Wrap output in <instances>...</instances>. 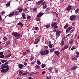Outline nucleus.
Instances as JSON below:
<instances>
[{
	"label": "nucleus",
	"mask_w": 79,
	"mask_h": 79,
	"mask_svg": "<svg viewBox=\"0 0 79 79\" xmlns=\"http://www.w3.org/2000/svg\"><path fill=\"white\" fill-rule=\"evenodd\" d=\"M74 49H76V48H75L74 46H73L72 47V48H71V50H73Z\"/></svg>",
	"instance_id": "49530a36"
},
{
	"label": "nucleus",
	"mask_w": 79,
	"mask_h": 79,
	"mask_svg": "<svg viewBox=\"0 0 79 79\" xmlns=\"http://www.w3.org/2000/svg\"><path fill=\"white\" fill-rule=\"evenodd\" d=\"M73 42H74V39H71L69 41V44H72Z\"/></svg>",
	"instance_id": "9b49d317"
},
{
	"label": "nucleus",
	"mask_w": 79,
	"mask_h": 79,
	"mask_svg": "<svg viewBox=\"0 0 79 79\" xmlns=\"http://www.w3.org/2000/svg\"><path fill=\"white\" fill-rule=\"evenodd\" d=\"M77 39V40H78V39L79 40V35L77 37V38H76Z\"/></svg>",
	"instance_id": "13d9d810"
},
{
	"label": "nucleus",
	"mask_w": 79,
	"mask_h": 79,
	"mask_svg": "<svg viewBox=\"0 0 79 79\" xmlns=\"http://www.w3.org/2000/svg\"><path fill=\"white\" fill-rule=\"evenodd\" d=\"M35 72L30 73L29 74H30V75H33V74H35Z\"/></svg>",
	"instance_id": "a19ab883"
},
{
	"label": "nucleus",
	"mask_w": 79,
	"mask_h": 79,
	"mask_svg": "<svg viewBox=\"0 0 79 79\" xmlns=\"http://www.w3.org/2000/svg\"><path fill=\"white\" fill-rule=\"evenodd\" d=\"M18 25H19V26H21V27H23V23L21 22H19L17 24Z\"/></svg>",
	"instance_id": "a211bd4d"
},
{
	"label": "nucleus",
	"mask_w": 79,
	"mask_h": 79,
	"mask_svg": "<svg viewBox=\"0 0 79 79\" xmlns=\"http://www.w3.org/2000/svg\"><path fill=\"white\" fill-rule=\"evenodd\" d=\"M50 27V24H47L46 26V28H48Z\"/></svg>",
	"instance_id": "c03bdc74"
},
{
	"label": "nucleus",
	"mask_w": 79,
	"mask_h": 79,
	"mask_svg": "<svg viewBox=\"0 0 79 79\" xmlns=\"http://www.w3.org/2000/svg\"><path fill=\"white\" fill-rule=\"evenodd\" d=\"M49 47L50 48H52V44H49Z\"/></svg>",
	"instance_id": "4d7b16f0"
},
{
	"label": "nucleus",
	"mask_w": 79,
	"mask_h": 79,
	"mask_svg": "<svg viewBox=\"0 0 79 79\" xmlns=\"http://www.w3.org/2000/svg\"><path fill=\"white\" fill-rule=\"evenodd\" d=\"M47 7V5H45L43 7V9H45V8H46Z\"/></svg>",
	"instance_id": "ea45409f"
},
{
	"label": "nucleus",
	"mask_w": 79,
	"mask_h": 79,
	"mask_svg": "<svg viewBox=\"0 0 79 79\" xmlns=\"http://www.w3.org/2000/svg\"><path fill=\"white\" fill-rule=\"evenodd\" d=\"M14 14H15V15H18V13H19V12L18 11H15V12H14Z\"/></svg>",
	"instance_id": "4c0bfd02"
},
{
	"label": "nucleus",
	"mask_w": 79,
	"mask_h": 79,
	"mask_svg": "<svg viewBox=\"0 0 79 79\" xmlns=\"http://www.w3.org/2000/svg\"><path fill=\"white\" fill-rule=\"evenodd\" d=\"M48 53H49V51H48V50H46L45 51V55H47V54H48Z\"/></svg>",
	"instance_id": "c756f323"
},
{
	"label": "nucleus",
	"mask_w": 79,
	"mask_h": 79,
	"mask_svg": "<svg viewBox=\"0 0 79 79\" xmlns=\"http://www.w3.org/2000/svg\"><path fill=\"white\" fill-rule=\"evenodd\" d=\"M24 64L25 66H26V65H27V63L25 62L24 63Z\"/></svg>",
	"instance_id": "bf43d9fd"
},
{
	"label": "nucleus",
	"mask_w": 79,
	"mask_h": 79,
	"mask_svg": "<svg viewBox=\"0 0 79 79\" xmlns=\"http://www.w3.org/2000/svg\"><path fill=\"white\" fill-rule=\"evenodd\" d=\"M37 11V8H34L33 9V12H36Z\"/></svg>",
	"instance_id": "4be33fe9"
},
{
	"label": "nucleus",
	"mask_w": 79,
	"mask_h": 79,
	"mask_svg": "<svg viewBox=\"0 0 79 79\" xmlns=\"http://www.w3.org/2000/svg\"><path fill=\"white\" fill-rule=\"evenodd\" d=\"M76 54H77V55H79V52H76Z\"/></svg>",
	"instance_id": "338daca9"
},
{
	"label": "nucleus",
	"mask_w": 79,
	"mask_h": 79,
	"mask_svg": "<svg viewBox=\"0 0 79 79\" xmlns=\"http://www.w3.org/2000/svg\"><path fill=\"white\" fill-rule=\"evenodd\" d=\"M2 15L0 14V21H2Z\"/></svg>",
	"instance_id": "052dcab7"
},
{
	"label": "nucleus",
	"mask_w": 79,
	"mask_h": 79,
	"mask_svg": "<svg viewBox=\"0 0 79 79\" xmlns=\"http://www.w3.org/2000/svg\"><path fill=\"white\" fill-rule=\"evenodd\" d=\"M48 70L50 72H52V68L50 67L48 68Z\"/></svg>",
	"instance_id": "cd10ccee"
},
{
	"label": "nucleus",
	"mask_w": 79,
	"mask_h": 79,
	"mask_svg": "<svg viewBox=\"0 0 79 79\" xmlns=\"http://www.w3.org/2000/svg\"><path fill=\"white\" fill-rule=\"evenodd\" d=\"M37 64H38V65H40V64L41 62H40V61L37 60Z\"/></svg>",
	"instance_id": "f704fd0d"
},
{
	"label": "nucleus",
	"mask_w": 79,
	"mask_h": 79,
	"mask_svg": "<svg viewBox=\"0 0 79 79\" xmlns=\"http://www.w3.org/2000/svg\"><path fill=\"white\" fill-rule=\"evenodd\" d=\"M36 21H39L40 20V19L38 18H37L36 19Z\"/></svg>",
	"instance_id": "680f3d73"
},
{
	"label": "nucleus",
	"mask_w": 79,
	"mask_h": 79,
	"mask_svg": "<svg viewBox=\"0 0 79 79\" xmlns=\"http://www.w3.org/2000/svg\"><path fill=\"white\" fill-rule=\"evenodd\" d=\"M11 56V54H9L8 56H5V57L6 58H10Z\"/></svg>",
	"instance_id": "c85d7f7f"
},
{
	"label": "nucleus",
	"mask_w": 79,
	"mask_h": 79,
	"mask_svg": "<svg viewBox=\"0 0 79 79\" xmlns=\"http://www.w3.org/2000/svg\"><path fill=\"white\" fill-rule=\"evenodd\" d=\"M14 12H13L11 14H10L9 15V17H12L13 15H14Z\"/></svg>",
	"instance_id": "dca6fc26"
},
{
	"label": "nucleus",
	"mask_w": 79,
	"mask_h": 79,
	"mask_svg": "<svg viewBox=\"0 0 79 79\" xmlns=\"http://www.w3.org/2000/svg\"><path fill=\"white\" fill-rule=\"evenodd\" d=\"M55 13L56 15V17L57 18H58V15L56 13Z\"/></svg>",
	"instance_id": "5fc2aeb1"
},
{
	"label": "nucleus",
	"mask_w": 79,
	"mask_h": 79,
	"mask_svg": "<svg viewBox=\"0 0 79 79\" xmlns=\"http://www.w3.org/2000/svg\"><path fill=\"white\" fill-rule=\"evenodd\" d=\"M46 79H51V77L50 76H47L46 77Z\"/></svg>",
	"instance_id": "e433bc0d"
},
{
	"label": "nucleus",
	"mask_w": 79,
	"mask_h": 79,
	"mask_svg": "<svg viewBox=\"0 0 79 79\" xmlns=\"http://www.w3.org/2000/svg\"><path fill=\"white\" fill-rule=\"evenodd\" d=\"M28 79H34V78L32 77H29L28 78Z\"/></svg>",
	"instance_id": "774afa93"
},
{
	"label": "nucleus",
	"mask_w": 79,
	"mask_h": 79,
	"mask_svg": "<svg viewBox=\"0 0 79 79\" xmlns=\"http://www.w3.org/2000/svg\"><path fill=\"white\" fill-rule=\"evenodd\" d=\"M10 41H7L6 44L5 45L6 46H8V45H9L10 44Z\"/></svg>",
	"instance_id": "4468645a"
},
{
	"label": "nucleus",
	"mask_w": 79,
	"mask_h": 79,
	"mask_svg": "<svg viewBox=\"0 0 79 79\" xmlns=\"http://www.w3.org/2000/svg\"><path fill=\"white\" fill-rule=\"evenodd\" d=\"M56 23H52L51 24V26L52 27H53V26L54 27V26H56Z\"/></svg>",
	"instance_id": "aec40b11"
},
{
	"label": "nucleus",
	"mask_w": 79,
	"mask_h": 79,
	"mask_svg": "<svg viewBox=\"0 0 79 79\" xmlns=\"http://www.w3.org/2000/svg\"><path fill=\"white\" fill-rule=\"evenodd\" d=\"M27 9L26 8L23 9V12H26L27 11Z\"/></svg>",
	"instance_id": "473e14b6"
},
{
	"label": "nucleus",
	"mask_w": 79,
	"mask_h": 79,
	"mask_svg": "<svg viewBox=\"0 0 79 79\" xmlns=\"http://www.w3.org/2000/svg\"><path fill=\"white\" fill-rule=\"evenodd\" d=\"M77 68V66L76 65H74L72 66L71 68V70H75V69Z\"/></svg>",
	"instance_id": "1a4fd4ad"
},
{
	"label": "nucleus",
	"mask_w": 79,
	"mask_h": 79,
	"mask_svg": "<svg viewBox=\"0 0 79 79\" xmlns=\"http://www.w3.org/2000/svg\"><path fill=\"white\" fill-rule=\"evenodd\" d=\"M45 73V71H44L42 72V74H44Z\"/></svg>",
	"instance_id": "69168bd1"
},
{
	"label": "nucleus",
	"mask_w": 79,
	"mask_h": 79,
	"mask_svg": "<svg viewBox=\"0 0 79 79\" xmlns=\"http://www.w3.org/2000/svg\"><path fill=\"white\" fill-rule=\"evenodd\" d=\"M49 8H50L49 7L48 8L46 9L45 10V11H48V10H49Z\"/></svg>",
	"instance_id": "0e129e2a"
},
{
	"label": "nucleus",
	"mask_w": 79,
	"mask_h": 79,
	"mask_svg": "<svg viewBox=\"0 0 79 79\" xmlns=\"http://www.w3.org/2000/svg\"><path fill=\"white\" fill-rule=\"evenodd\" d=\"M46 66V65H45V64H43L41 65V67L42 68H45Z\"/></svg>",
	"instance_id": "c9c22d12"
},
{
	"label": "nucleus",
	"mask_w": 79,
	"mask_h": 79,
	"mask_svg": "<svg viewBox=\"0 0 79 79\" xmlns=\"http://www.w3.org/2000/svg\"><path fill=\"white\" fill-rule=\"evenodd\" d=\"M3 40L4 41H6V40H7L8 39H7V38L6 37H4Z\"/></svg>",
	"instance_id": "7c9ffc66"
},
{
	"label": "nucleus",
	"mask_w": 79,
	"mask_h": 79,
	"mask_svg": "<svg viewBox=\"0 0 79 79\" xmlns=\"http://www.w3.org/2000/svg\"><path fill=\"white\" fill-rule=\"evenodd\" d=\"M76 57L73 58L72 59V60H76Z\"/></svg>",
	"instance_id": "603ef678"
},
{
	"label": "nucleus",
	"mask_w": 79,
	"mask_h": 79,
	"mask_svg": "<svg viewBox=\"0 0 79 79\" xmlns=\"http://www.w3.org/2000/svg\"><path fill=\"white\" fill-rule=\"evenodd\" d=\"M29 73V72H27L26 73H24L23 74L21 75V76H23V75H27Z\"/></svg>",
	"instance_id": "2f4dec72"
},
{
	"label": "nucleus",
	"mask_w": 79,
	"mask_h": 79,
	"mask_svg": "<svg viewBox=\"0 0 79 79\" xmlns=\"http://www.w3.org/2000/svg\"><path fill=\"white\" fill-rule=\"evenodd\" d=\"M18 10H19V13H22L23 11V8H18Z\"/></svg>",
	"instance_id": "2eb2a0df"
},
{
	"label": "nucleus",
	"mask_w": 79,
	"mask_h": 79,
	"mask_svg": "<svg viewBox=\"0 0 79 79\" xmlns=\"http://www.w3.org/2000/svg\"><path fill=\"white\" fill-rule=\"evenodd\" d=\"M56 35H58L60 34V31L59 30H57L56 31Z\"/></svg>",
	"instance_id": "b1692460"
},
{
	"label": "nucleus",
	"mask_w": 79,
	"mask_h": 79,
	"mask_svg": "<svg viewBox=\"0 0 79 79\" xmlns=\"http://www.w3.org/2000/svg\"><path fill=\"white\" fill-rule=\"evenodd\" d=\"M35 67H36V68L38 69L39 68H40V67L39 65H36V66Z\"/></svg>",
	"instance_id": "37998d69"
},
{
	"label": "nucleus",
	"mask_w": 79,
	"mask_h": 79,
	"mask_svg": "<svg viewBox=\"0 0 79 79\" xmlns=\"http://www.w3.org/2000/svg\"><path fill=\"white\" fill-rule=\"evenodd\" d=\"M40 40L39 39H36L35 40V44H38V43H39V42Z\"/></svg>",
	"instance_id": "9d476101"
},
{
	"label": "nucleus",
	"mask_w": 79,
	"mask_h": 79,
	"mask_svg": "<svg viewBox=\"0 0 79 79\" xmlns=\"http://www.w3.org/2000/svg\"><path fill=\"white\" fill-rule=\"evenodd\" d=\"M6 61H7V60H1L2 63H3L6 62Z\"/></svg>",
	"instance_id": "a878e982"
},
{
	"label": "nucleus",
	"mask_w": 79,
	"mask_h": 79,
	"mask_svg": "<svg viewBox=\"0 0 79 79\" xmlns=\"http://www.w3.org/2000/svg\"><path fill=\"white\" fill-rule=\"evenodd\" d=\"M73 27H69L66 30V32L68 34L69 32V31H71V29H72Z\"/></svg>",
	"instance_id": "7ed1b4c3"
},
{
	"label": "nucleus",
	"mask_w": 79,
	"mask_h": 79,
	"mask_svg": "<svg viewBox=\"0 0 79 79\" xmlns=\"http://www.w3.org/2000/svg\"><path fill=\"white\" fill-rule=\"evenodd\" d=\"M23 65L21 64H19V68L20 69H22L23 67Z\"/></svg>",
	"instance_id": "6ab92c4d"
},
{
	"label": "nucleus",
	"mask_w": 79,
	"mask_h": 79,
	"mask_svg": "<svg viewBox=\"0 0 79 79\" xmlns=\"http://www.w3.org/2000/svg\"><path fill=\"white\" fill-rule=\"evenodd\" d=\"M76 16L75 15H72L70 17V20H74L76 19Z\"/></svg>",
	"instance_id": "20e7f679"
},
{
	"label": "nucleus",
	"mask_w": 79,
	"mask_h": 79,
	"mask_svg": "<svg viewBox=\"0 0 79 79\" xmlns=\"http://www.w3.org/2000/svg\"><path fill=\"white\" fill-rule=\"evenodd\" d=\"M7 64H8V62H6L1 66V67H1V69H3L1 70V73H6V72H8V70H9V69L10 68H9V66L8 65L5 66V65H7Z\"/></svg>",
	"instance_id": "f257e3e1"
},
{
	"label": "nucleus",
	"mask_w": 79,
	"mask_h": 79,
	"mask_svg": "<svg viewBox=\"0 0 79 79\" xmlns=\"http://www.w3.org/2000/svg\"><path fill=\"white\" fill-rule=\"evenodd\" d=\"M23 55H26V52H24L23 53Z\"/></svg>",
	"instance_id": "864d4df0"
},
{
	"label": "nucleus",
	"mask_w": 79,
	"mask_h": 79,
	"mask_svg": "<svg viewBox=\"0 0 79 79\" xmlns=\"http://www.w3.org/2000/svg\"><path fill=\"white\" fill-rule=\"evenodd\" d=\"M60 45L62 46L64 45V41H62L60 43Z\"/></svg>",
	"instance_id": "bb28decb"
},
{
	"label": "nucleus",
	"mask_w": 79,
	"mask_h": 79,
	"mask_svg": "<svg viewBox=\"0 0 79 79\" xmlns=\"http://www.w3.org/2000/svg\"><path fill=\"white\" fill-rule=\"evenodd\" d=\"M71 9H72V7L71 6H69L66 8V10L68 11H70Z\"/></svg>",
	"instance_id": "39448f33"
},
{
	"label": "nucleus",
	"mask_w": 79,
	"mask_h": 79,
	"mask_svg": "<svg viewBox=\"0 0 79 79\" xmlns=\"http://www.w3.org/2000/svg\"><path fill=\"white\" fill-rule=\"evenodd\" d=\"M22 74L23 72L22 71H20L19 72V75H21Z\"/></svg>",
	"instance_id": "a18cd8bd"
},
{
	"label": "nucleus",
	"mask_w": 79,
	"mask_h": 79,
	"mask_svg": "<svg viewBox=\"0 0 79 79\" xmlns=\"http://www.w3.org/2000/svg\"><path fill=\"white\" fill-rule=\"evenodd\" d=\"M64 48V49H65V50L66 49H67V48H68V46L66 45V46H65Z\"/></svg>",
	"instance_id": "58836bf2"
},
{
	"label": "nucleus",
	"mask_w": 79,
	"mask_h": 79,
	"mask_svg": "<svg viewBox=\"0 0 79 79\" xmlns=\"http://www.w3.org/2000/svg\"><path fill=\"white\" fill-rule=\"evenodd\" d=\"M3 55V52H0V55Z\"/></svg>",
	"instance_id": "6e6d98bb"
},
{
	"label": "nucleus",
	"mask_w": 79,
	"mask_h": 79,
	"mask_svg": "<svg viewBox=\"0 0 79 79\" xmlns=\"http://www.w3.org/2000/svg\"><path fill=\"white\" fill-rule=\"evenodd\" d=\"M55 49L54 48H53L52 49H51L50 52V53H53V52H55Z\"/></svg>",
	"instance_id": "412c9836"
},
{
	"label": "nucleus",
	"mask_w": 79,
	"mask_h": 79,
	"mask_svg": "<svg viewBox=\"0 0 79 79\" xmlns=\"http://www.w3.org/2000/svg\"><path fill=\"white\" fill-rule=\"evenodd\" d=\"M34 56H31V58L30 59V61H32V60H34Z\"/></svg>",
	"instance_id": "72a5a7b5"
},
{
	"label": "nucleus",
	"mask_w": 79,
	"mask_h": 79,
	"mask_svg": "<svg viewBox=\"0 0 79 79\" xmlns=\"http://www.w3.org/2000/svg\"><path fill=\"white\" fill-rule=\"evenodd\" d=\"M5 13V12L4 11H2L1 12V15H4Z\"/></svg>",
	"instance_id": "09e8293b"
},
{
	"label": "nucleus",
	"mask_w": 79,
	"mask_h": 79,
	"mask_svg": "<svg viewBox=\"0 0 79 79\" xmlns=\"http://www.w3.org/2000/svg\"><path fill=\"white\" fill-rule=\"evenodd\" d=\"M54 53L55 55H56L57 56H58L60 55V52L58 51H56L54 52Z\"/></svg>",
	"instance_id": "6e6552de"
},
{
	"label": "nucleus",
	"mask_w": 79,
	"mask_h": 79,
	"mask_svg": "<svg viewBox=\"0 0 79 79\" xmlns=\"http://www.w3.org/2000/svg\"><path fill=\"white\" fill-rule=\"evenodd\" d=\"M45 2H44L43 3H41V5H45Z\"/></svg>",
	"instance_id": "3c124183"
},
{
	"label": "nucleus",
	"mask_w": 79,
	"mask_h": 79,
	"mask_svg": "<svg viewBox=\"0 0 79 79\" xmlns=\"http://www.w3.org/2000/svg\"><path fill=\"white\" fill-rule=\"evenodd\" d=\"M44 2V1L43 0L39 1L36 2V5H40V4L42 2Z\"/></svg>",
	"instance_id": "ddd939ff"
},
{
	"label": "nucleus",
	"mask_w": 79,
	"mask_h": 79,
	"mask_svg": "<svg viewBox=\"0 0 79 79\" xmlns=\"http://www.w3.org/2000/svg\"><path fill=\"white\" fill-rule=\"evenodd\" d=\"M10 3H11V1H9L6 4V6L7 7L10 6Z\"/></svg>",
	"instance_id": "f8f14e48"
},
{
	"label": "nucleus",
	"mask_w": 79,
	"mask_h": 79,
	"mask_svg": "<svg viewBox=\"0 0 79 79\" xmlns=\"http://www.w3.org/2000/svg\"><path fill=\"white\" fill-rule=\"evenodd\" d=\"M54 27L55 29H57V28L58 27V26H57V25H56V26H54Z\"/></svg>",
	"instance_id": "de8ad7c7"
},
{
	"label": "nucleus",
	"mask_w": 79,
	"mask_h": 79,
	"mask_svg": "<svg viewBox=\"0 0 79 79\" xmlns=\"http://www.w3.org/2000/svg\"><path fill=\"white\" fill-rule=\"evenodd\" d=\"M43 15H44V13L42 12L38 14V15H37V17L38 18H39V17H40L42 16Z\"/></svg>",
	"instance_id": "423d86ee"
},
{
	"label": "nucleus",
	"mask_w": 79,
	"mask_h": 79,
	"mask_svg": "<svg viewBox=\"0 0 79 79\" xmlns=\"http://www.w3.org/2000/svg\"><path fill=\"white\" fill-rule=\"evenodd\" d=\"M69 26V25H68V24H66L65 25V26L64 27V29H67V27H68Z\"/></svg>",
	"instance_id": "5701e85b"
},
{
	"label": "nucleus",
	"mask_w": 79,
	"mask_h": 79,
	"mask_svg": "<svg viewBox=\"0 0 79 79\" xmlns=\"http://www.w3.org/2000/svg\"><path fill=\"white\" fill-rule=\"evenodd\" d=\"M12 35H14L15 37H16V39H18L20 37L21 34H20L18 33L17 32H13L12 33Z\"/></svg>",
	"instance_id": "f03ea898"
},
{
	"label": "nucleus",
	"mask_w": 79,
	"mask_h": 79,
	"mask_svg": "<svg viewBox=\"0 0 79 79\" xmlns=\"http://www.w3.org/2000/svg\"><path fill=\"white\" fill-rule=\"evenodd\" d=\"M5 57V56L4 55H1L0 56V58H4Z\"/></svg>",
	"instance_id": "79ce46f5"
},
{
	"label": "nucleus",
	"mask_w": 79,
	"mask_h": 79,
	"mask_svg": "<svg viewBox=\"0 0 79 79\" xmlns=\"http://www.w3.org/2000/svg\"><path fill=\"white\" fill-rule=\"evenodd\" d=\"M40 53L41 55H45V51H40Z\"/></svg>",
	"instance_id": "0eeeda50"
},
{
	"label": "nucleus",
	"mask_w": 79,
	"mask_h": 79,
	"mask_svg": "<svg viewBox=\"0 0 79 79\" xmlns=\"http://www.w3.org/2000/svg\"><path fill=\"white\" fill-rule=\"evenodd\" d=\"M79 9L78 8L75 10V13H78V12H79Z\"/></svg>",
	"instance_id": "393cba45"
},
{
	"label": "nucleus",
	"mask_w": 79,
	"mask_h": 79,
	"mask_svg": "<svg viewBox=\"0 0 79 79\" xmlns=\"http://www.w3.org/2000/svg\"><path fill=\"white\" fill-rule=\"evenodd\" d=\"M34 29H35V30H38V27H34Z\"/></svg>",
	"instance_id": "8fccbe9b"
},
{
	"label": "nucleus",
	"mask_w": 79,
	"mask_h": 79,
	"mask_svg": "<svg viewBox=\"0 0 79 79\" xmlns=\"http://www.w3.org/2000/svg\"><path fill=\"white\" fill-rule=\"evenodd\" d=\"M22 17H23V19H25L26 18V16H25V14L24 13H22Z\"/></svg>",
	"instance_id": "f3484780"
},
{
	"label": "nucleus",
	"mask_w": 79,
	"mask_h": 79,
	"mask_svg": "<svg viewBox=\"0 0 79 79\" xmlns=\"http://www.w3.org/2000/svg\"><path fill=\"white\" fill-rule=\"evenodd\" d=\"M26 52L27 53H29V52H30V50H29V49L27 50L26 51Z\"/></svg>",
	"instance_id": "e2e57ef3"
}]
</instances>
